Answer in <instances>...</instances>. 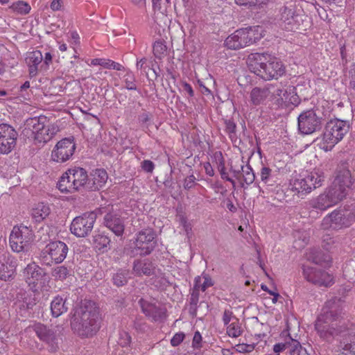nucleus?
I'll list each match as a JSON object with an SVG mask.
<instances>
[{
	"label": "nucleus",
	"instance_id": "obj_1",
	"mask_svg": "<svg viewBox=\"0 0 355 355\" xmlns=\"http://www.w3.org/2000/svg\"><path fill=\"white\" fill-rule=\"evenodd\" d=\"M341 308L339 299L327 301L318 315L315 329L321 338L331 343L334 338L347 330L345 322L340 318Z\"/></svg>",
	"mask_w": 355,
	"mask_h": 355
},
{
	"label": "nucleus",
	"instance_id": "obj_2",
	"mask_svg": "<svg viewBox=\"0 0 355 355\" xmlns=\"http://www.w3.org/2000/svg\"><path fill=\"white\" fill-rule=\"evenodd\" d=\"M71 330L80 337H91L99 329V308L90 300H81L70 313Z\"/></svg>",
	"mask_w": 355,
	"mask_h": 355
},
{
	"label": "nucleus",
	"instance_id": "obj_3",
	"mask_svg": "<svg viewBox=\"0 0 355 355\" xmlns=\"http://www.w3.org/2000/svg\"><path fill=\"white\" fill-rule=\"evenodd\" d=\"M248 69L263 80L277 79L285 73V67L277 58L267 53H254L248 56Z\"/></svg>",
	"mask_w": 355,
	"mask_h": 355
},
{
	"label": "nucleus",
	"instance_id": "obj_4",
	"mask_svg": "<svg viewBox=\"0 0 355 355\" xmlns=\"http://www.w3.org/2000/svg\"><path fill=\"white\" fill-rule=\"evenodd\" d=\"M349 130L348 121L334 119L328 121L322 135V144L320 147L325 151L331 150L333 147L340 141Z\"/></svg>",
	"mask_w": 355,
	"mask_h": 355
},
{
	"label": "nucleus",
	"instance_id": "obj_5",
	"mask_svg": "<svg viewBox=\"0 0 355 355\" xmlns=\"http://www.w3.org/2000/svg\"><path fill=\"white\" fill-rule=\"evenodd\" d=\"M298 130L304 135L320 130L324 123L323 114L319 109H311L302 112L297 118Z\"/></svg>",
	"mask_w": 355,
	"mask_h": 355
},
{
	"label": "nucleus",
	"instance_id": "obj_6",
	"mask_svg": "<svg viewBox=\"0 0 355 355\" xmlns=\"http://www.w3.org/2000/svg\"><path fill=\"white\" fill-rule=\"evenodd\" d=\"M323 181L324 180L318 173H311L306 175H300L299 177L291 180L290 186L292 191L304 196L320 187Z\"/></svg>",
	"mask_w": 355,
	"mask_h": 355
},
{
	"label": "nucleus",
	"instance_id": "obj_7",
	"mask_svg": "<svg viewBox=\"0 0 355 355\" xmlns=\"http://www.w3.org/2000/svg\"><path fill=\"white\" fill-rule=\"evenodd\" d=\"M33 241V231L26 226L14 227L10 235V245L12 250L19 252L28 250Z\"/></svg>",
	"mask_w": 355,
	"mask_h": 355
},
{
	"label": "nucleus",
	"instance_id": "obj_8",
	"mask_svg": "<svg viewBox=\"0 0 355 355\" xmlns=\"http://www.w3.org/2000/svg\"><path fill=\"white\" fill-rule=\"evenodd\" d=\"M97 214L95 211L85 212L76 216L71 222L70 230L78 237H86L92 232Z\"/></svg>",
	"mask_w": 355,
	"mask_h": 355
},
{
	"label": "nucleus",
	"instance_id": "obj_9",
	"mask_svg": "<svg viewBox=\"0 0 355 355\" xmlns=\"http://www.w3.org/2000/svg\"><path fill=\"white\" fill-rule=\"evenodd\" d=\"M135 250H139L141 256L150 254L157 245V235L152 228H146L137 234Z\"/></svg>",
	"mask_w": 355,
	"mask_h": 355
},
{
	"label": "nucleus",
	"instance_id": "obj_10",
	"mask_svg": "<svg viewBox=\"0 0 355 355\" xmlns=\"http://www.w3.org/2000/svg\"><path fill=\"white\" fill-rule=\"evenodd\" d=\"M302 274L308 282L319 286L329 287L334 283L331 275L315 267L303 265Z\"/></svg>",
	"mask_w": 355,
	"mask_h": 355
},
{
	"label": "nucleus",
	"instance_id": "obj_11",
	"mask_svg": "<svg viewBox=\"0 0 355 355\" xmlns=\"http://www.w3.org/2000/svg\"><path fill=\"white\" fill-rule=\"evenodd\" d=\"M349 214L350 211L347 209L334 210L324 218L322 225L324 229L347 227L352 225V218Z\"/></svg>",
	"mask_w": 355,
	"mask_h": 355
},
{
	"label": "nucleus",
	"instance_id": "obj_12",
	"mask_svg": "<svg viewBox=\"0 0 355 355\" xmlns=\"http://www.w3.org/2000/svg\"><path fill=\"white\" fill-rule=\"evenodd\" d=\"M76 146L73 137L64 138L59 141L51 153V158L56 162L62 163L73 155Z\"/></svg>",
	"mask_w": 355,
	"mask_h": 355
},
{
	"label": "nucleus",
	"instance_id": "obj_13",
	"mask_svg": "<svg viewBox=\"0 0 355 355\" xmlns=\"http://www.w3.org/2000/svg\"><path fill=\"white\" fill-rule=\"evenodd\" d=\"M18 133L7 123H0V153L8 154L16 146Z\"/></svg>",
	"mask_w": 355,
	"mask_h": 355
},
{
	"label": "nucleus",
	"instance_id": "obj_14",
	"mask_svg": "<svg viewBox=\"0 0 355 355\" xmlns=\"http://www.w3.org/2000/svg\"><path fill=\"white\" fill-rule=\"evenodd\" d=\"M103 225L110 230L116 236L123 235L125 230V219L121 216L119 210L112 209L105 213L103 217Z\"/></svg>",
	"mask_w": 355,
	"mask_h": 355
},
{
	"label": "nucleus",
	"instance_id": "obj_15",
	"mask_svg": "<svg viewBox=\"0 0 355 355\" xmlns=\"http://www.w3.org/2000/svg\"><path fill=\"white\" fill-rule=\"evenodd\" d=\"M68 251L69 248L65 243L55 241L47 244L43 253H47L55 263H60L65 259Z\"/></svg>",
	"mask_w": 355,
	"mask_h": 355
},
{
	"label": "nucleus",
	"instance_id": "obj_16",
	"mask_svg": "<svg viewBox=\"0 0 355 355\" xmlns=\"http://www.w3.org/2000/svg\"><path fill=\"white\" fill-rule=\"evenodd\" d=\"M242 48L257 43L263 37V28L260 26H249L237 30Z\"/></svg>",
	"mask_w": 355,
	"mask_h": 355
},
{
	"label": "nucleus",
	"instance_id": "obj_17",
	"mask_svg": "<svg viewBox=\"0 0 355 355\" xmlns=\"http://www.w3.org/2000/svg\"><path fill=\"white\" fill-rule=\"evenodd\" d=\"M33 328L36 335L41 340L48 343L51 346L52 351L56 350L58 347V338L55 331L53 329L40 323L35 324Z\"/></svg>",
	"mask_w": 355,
	"mask_h": 355
},
{
	"label": "nucleus",
	"instance_id": "obj_18",
	"mask_svg": "<svg viewBox=\"0 0 355 355\" xmlns=\"http://www.w3.org/2000/svg\"><path fill=\"white\" fill-rule=\"evenodd\" d=\"M138 303L146 316L151 318L153 321H162L165 319L166 309L157 306L143 298H141Z\"/></svg>",
	"mask_w": 355,
	"mask_h": 355
},
{
	"label": "nucleus",
	"instance_id": "obj_19",
	"mask_svg": "<svg viewBox=\"0 0 355 355\" xmlns=\"http://www.w3.org/2000/svg\"><path fill=\"white\" fill-rule=\"evenodd\" d=\"M17 260L11 255L4 256L0 259V279L10 281L14 278Z\"/></svg>",
	"mask_w": 355,
	"mask_h": 355
},
{
	"label": "nucleus",
	"instance_id": "obj_20",
	"mask_svg": "<svg viewBox=\"0 0 355 355\" xmlns=\"http://www.w3.org/2000/svg\"><path fill=\"white\" fill-rule=\"evenodd\" d=\"M354 182L351 171L347 167L342 165L337 168L334 183L349 191L352 189Z\"/></svg>",
	"mask_w": 355,
	"mask_h": 355
},
{
	"label": "nucleus",
	"instance_id": "obj_21",
	"mask_svg": "<svg viewBox=\"0 0 355 355\" xmlns=\"http://www.w3.org/2000/svg\"><path fill=\"white\" fill-rule=\"evenodd\" d=\"M107 173L104 169H96L90 174L87 182V191L101 189L107 180Z\"/></svg>",
	"mask_w": 355,
	"mask_h": 355
},
{
	"label": "nucleus",
	"instance_id": "obj_22",
	"mask_svg": "<svg viewBox=\"0 0 355 355\" xmlns=\"http://www.w3.org/2000/svg\"><path fill=\"white\" fill-rule=\"evenodd\" d=\"M68 173L72 175L71 178H72L73 181L75 182V184H76L78 191L87 190L89 176L85 168L81 167L69 168Z\"/></svg>",
	"mask_w": 355,
	"mask_h": 355
},
{
	"label": "nucleus",
	"instance_id": "obj_23",
	"mask_svg": "<svg viewBox=\"0 0 355 355\" xmlns=\"http://www.w3.org/2000/svg\"><path fill=\"white\" fill-rule=\"evenodd\" d=\"M133 271L138 276H150L155 273V266L148 259H137L133 263Z\"/></svg>",
	"mask_w": 355,
	"mask_h": 355
},
{
	"label": "nucleus",
	"instance_id": "obj_24",
	"mask_svg": "<svg viewBox=\"0 0 355 355\" xmlns=\"http://www.w3.org/2000/svg\"><path fill=\"white\" fill-rule=\"evenodd\" d=\"M26 282L31 284L42 280L45 275L44 270L37 265L35 262L29 263L24 271Z\"/></svg>",
	"mask_w": 355,
	"mask_h": 355
},
{
	"label": "nucleus",
	"instance_id": "obj_25",
	"mask_svg": "<svg viewBox=\"0 0 355 355\" xmlns=\"http://www.w3.org/2000/svg\"><path fill=\"white\" fill-rule=\"evenodd\" d=\"M269 96L268 85L263 87H255L250 94V103L254 106L265 104Z\"/></svg>",
	"mask_w": 355,
	"mask_h": 355
},
{
	"label": "nucleus",
	"instance_id": "obj_26",
	"mask_svg": "<svg viewBox=\"0 0 355 355\" xmlns=\"http://www.w3.org/2000/svg\"><path fill=\"white\" fill-rule=\"evenodd\" d=\"M326 192L329 196L331 202L334 205L343 200L349 193L344 187H339L334 182Z\"/></svg>",
	"mask_w": 355,
	"mask_h": 355
},
{
	"label": "nucleus",
	"instance_id": "obj_27",
	"mask_svg": "<svg viewBox=\"0 0 355 355\" xmlns=\"http://www.w3.org/2000/svg\"><path fill=\"white\" fill-rule=\"evenodd\" d=\"M280 20L287 22L288 25L293 24L294 22H298L302 19V16L295 14V9L293 6H284L280 8Z\"/></svg>",
	"mask_w": 355,
	"mask_h": 355
},
{
	"label": "nucleus",
	"instance_id": "obj_28",
	"mask_svg": "<svg viewBox=\"0 0 355 355\" xmlns=\"http://www.w3.org/2000/svg\"><path fill=\"white\" fill-rule=\"evenodd\" d=\"M51 313L53 317L58 318L68 310L66 305V298L57 295L51 303Z\"/></svg>",
	"mask_w": 355,
	"mask_h": 355
},
{
	"label": "nucleus",
	"instance_id": "obj_29",
	"mask_svg": "<svg viewBox=\"0 0 355 355\" xmlns=\"http://www.w3.org/2000/svg\"><path fill=\"white\" fill-rule=\"evenodd\" d=\"M310 205L314 209L324 211L327 208L334 205V204L331 202L329 196H328L327 193L325 192L320 194L316 198L313 199L310 202Z\"/></svg>",
	"mask_w": 355,
	"mask_h": 355
},
{
	"label": "nucleus",
	"instance_id": "obj_30",
	"mask_svg": "<svg viewBox=\"0 0 355 355\" xmlns=\"http://www.w3.org/2000/svg\"><path fill=\"white\" fill-rule=\"evenodd\" d=\"M54 134L53 130L51 131L49 126L45 125L33 135L35 144H44L51 139Z\"/></svg>",
	"mask_w": 355,
	"mask_h": 355
},
{
	"label": "nucleus",
	"instance_id": "obj_31",
	"mask_svg": "<svg viewBox=\"0 0 355 355\" xmlns=\"http://www.w3.org/2000/svg\"><path fill=\"white\" fill-rule=\"evenodd\" d=\"M307 259L318 265L328 263L331 261L329 254L318 250H312L308 254Z\"/></svg>",
	"mask_w": 355,
	"mask_h": 355
},
{
	"label": "nucleus",
	"instance_id": "obj_32",
	"mask_svg": "<svg viewBox=\"0 0 355 355\" xmlns=\"http://www.w3.org/2000/svg\"><path fill=\"white\" fill-rule=\"evenodd\" d=\"M51 213L49 207L43 203H38L32 210V216L37 222L45 219Z\"/></svg>",
	"mask_w": 355,
	"mask_h": 355
},
{
	"label": "nucleus",
	"instance_id": "obj_33",
	"mask_svg": "<svg viewBox=\"0 0 355 355\" xmlns=\"http://www.w3.org/2000/svg\"><path fill=\"white\" fill-rule=\"evenodd\" d=\"M46 117H34L29 118L26 121V126L25 130H28L32 132V135H34L37 132H39L40 130L43 128L45 126L44 123L46 121Z\"/></svg>",
	"mask_w": 355,
	"mask_h": 355
},
{
	"label": "nucleus",
	"instance_id": "obj_34",
	"mask_svg": "<svg viewBox=\"0 0 355 355\" xmlns=\"http://www.w3.org/2000/svg\"><path fill=\"white\" fill-rule=\"evenodd\" d=\"M51 275L55 281H64L72 275V270L65 266H59L52 269Z\"/></svg>",
	"mask_w": 355,
	"mask_h": 355
},
{
	"label": "nucleus",
	"instance_id": "obj_35",
	"mask_svg": "<svg viewBox=\"0 0 355 355\" xmlns=\"http://www.w3.org/2000/svg\"><path fill=\"white\" fill-rule=\"evenodd\" d=\"M110 239L103 233H98L94 236V244L103 252H107L110 249Z\"/></svg>",
	"mask_w": 355,
	"mask_h": 355
},
{
	"label": "nucleus",
	"instance_id": "obj_36",
	"mask_svg": "<svg viewBox=\"0 0 355 355\" xmlns=\"http://www.w3.org/2000/svg\"><path fill=\"white\" fill-rule=\"evenodd\" d=\"M214 285L211 278L208 275H203L202 277L198 276L194 279L195 289L205 291L206 289Z\"/></svg>",
	"mask_w": 355,
	"mask_h": 355
},
{
	"label": "nucleus",
	"instance_id": "obj_37",
	"mask_svg": "<svg viewBox=\"0 0 355 355\" xmlns=\"http://www.w3.org/2000/svg\"><path fill=\"white\" fill-rule=\"evenodd\" d=\"M225 45L230 49H239L242 48L239 33L236 30L234 33L228 36L225 40Z\"/></svg>",
	"mask_w": 355,
	"mask_h": 355
},
{
	"label": "nucleus",
	"instance_id": "obj_38",
	"mask_svg": "<svg viewBox=\"0 0 355 355\" xmlns=\"http://www.w3.org/2000/svg\"><path fill=\"white\" fill-rule=\"evenodd\" d=\"M288 354L289 355H307V352L298 340L290 338Z\"/></svg>",
	"mask_w": 355,
	"mask_h": 355
},
{
	"label": "nucleus",
	"instance_id": "obj_39",
	"mask_svg": "<svg viewBox=\"0 0 355 355\" xmlns=\"http://www.w3.org/2000/svg\"><path fill=\"white\" fill-rule=\"evenodd\" d=\"M129 272L128 270H119L112 277L113 284L119 287L127 284Z\"/></svg>",
	"mask_w": 355,
	"mask_h": 355
},
{
	"label": "nucleus",
	"instance_id": "obj_40",
	"mask_svg": "<svg viewBox=\"0 0 355 355\" xmlns=\"http://www.w3.org/2000/svg\"><path fill=\"white\" fill-rule=\"evenodd\" d=\"M241 168L243 182L248 185L252 184L255 180V174L250 165L241 166Z\"/></svg>",
	"mask_w": 355,
	"mask_h": 355
},
{
	"label": "nucleus",
	"instance_id": "obj_41",
	"mask_svg": "<svg viewBox=\"0 0 355 355\" xmlns=\"http://www.w3.org/2000/svg\"><path fill=\"white\" fill-rule=\"evenodd\" d=\"M270 90V96L276 100L278 104H282V96H285L286 90L282 87H276L272 84L268 85Z\"/></svg>",
	"mask_w": 355,
	"mask_h": 355
},
{
	"label": "nucleus",
	"instance_id": "obj_42",
	"mask_svg": "<svg viewBox=\"0 0 355 355\" xmlns=\"http://www.w3.org/2000/svg\"><path fill=\"white\" fill-rule=\"evenodd\" d=\"M234 320L235 321L227 325V334L230 337L237 338L241 335L243 331L238 318H234Z\"/></svg>",
	"mask_w": 355,
	"mask_h": 355
},
{
	"label": "nucleus",
	"instance_id": "obj_43",
	"mask_svg": "<svg viewBox=\"0 0 355 355\" xmlns=\"http://www.w3.org/2000/svg\"><path fill=\"white\" fill-rule=\"evenodd\" d=\"M256 184H257L259 191L262 193L265 192L264 189L266 191V192L272 191L279 185L275 175L267 180V182H264L261 184H259V183H256Z\"/></svg>",
	"mask_w": 355,
	"mask_h": 355
},
{
	"label": "nucleus",
	"instance_id": "obj_44",
	"mask_svg": "<svg viewBox=\"0 0 355 355\" xmlns=\"http://www.w3.org/2000/svg\"><path fill=\"white\" fill-rule=\"evenodd\" d=\"M10 8L20 15H26L31 10V6L29 4L23 1L14 2L10 6Z\"/></svg>",
	"mask_w": 355,
	"mask_h": 355
},
{
	"label": "nucleus",
	"instance_id": "obj_45",
	"mask_svg": "<svg viewBox=\"0 0 355 355\" xmlns=\"http://www.w3.org/2000/svg\"><path fill=\"white\" fill-rule=\"evenodd\" d=\"M57 187L62 193H74L75 187H71V184L69 183L64 174L62 175L60 180L58 181L57 184Z\"/></svg>",
	"mask_w": 355,
	"mask_h": 355
},
{
	"label": "nucleus",
	"instance_id": "obj_46",
	"mask_svg": "<svg viewBox=\"0 0 355 355\" xmlns=\"http://www.w3.org/2000/svg\"><path fill=\"white\" fill-rule=\"evenodd\" d=\"M199 300V290L195 289V287L193 286V291L191 294L190 297V308L189 311L191 314L193 315H196V311H197V304L198 303Z\"/></svg>",
	"mask_w": 355,
	"mask_h": 355
},
{
	"label": "nucleus",
	"instance_id": "obj_47",
	"mask_svg": "<svg viewBox=\"0 0 355 355\" xmlns=\"http://www.w3.org/2000/svg\"><path fill=\"white\" fill-rule=\"evenodd\" d=\"M43 56L40 51L31 52L29 55L26 58V62L28 64L38 66L42 61Z\"/></svg>",
	"mask_w": 355,
	"mask_h": 355
},
{
	"label": "nucleus",
	"instance_id": "obj_48",
	"mask_svg": "<svg viewBox=\"0 0 355 355\" xmlns=\"http://www.w3.org/2000/svg\"><path fill=\"white\" fill-rule=\"evenodd\" d=\"M166 49L167 47L163 42L157 41L154 43L153 53L156 58L161 59L166 51Z\"/></svg>",
	"mask_w": 355,
	"mask_h": 355
},
{
	"label": "nucleus",
	"instance_id": "obj_49",
	"mask_svg": "<svg viewBox=\"0 0 355 355\" xmlns=\"http://www.w3.org/2000/svg\"><path fill=\"white\" fill-rule=\"evenodd\" d=\"M225 125V132L228 134L230 138L233 140L234 139H236V123L230 120V119H226L224 121Z\"/></svg>",
	"mask_w": 355,
	"mask_h": 355
},
{
	"label": "nucleus",
	"instance_id": "obj_50",
	"mask_svg": "<svg viewBox=\"0 0 355 355\" xmlns=\"http://www.w3.org/2000/svg\"><path fill=\"white\" fill-rule=\"evenodd\" d=\"M341 342L343 343L344 347L347 346L346 347H348V349L351 352H354L355 354V334H349L347 336L344 338Z\"/></svg>",
	"mask_w": 355,
	"mask_h": 355
},
{
	"label": "nucleus",
	"instance_id": "obj_51",
	"mask_svg": "<svg viewBox=\"0 0 355 355\" xmlns=\"http://www.w3.org/2000/svg\"><path fill=\"white\" fill-rule=\"evenodd\" d=\"M36 304L35 300L31 297H25L23 301L19 302V307L20 309H32Z\"/></svg>",
	"mask_w": 355,
	"mask_h": 355
},
{
	"label": "nucleus",
	"instance_id": "obj_52",
	"mask_svg": "<svg viewBox=\"0 0 355 355\" xmlns=\"http://www.w3.org/2000/svg\"><path fill=\"white\" fill-rule=\"evenodd\" d=\"M273 175L272 173V169L266 166L262 167L260 173L261 182H259V184L263 183L264 182H267V180H268Z\"/></svg>",
	"mask_w": 355,
	"mask_h": 355
},
{
	"label": "nucleus",
	"instance_id": "obj_53",
	"mask_svg": "<svg viewBox=\"0 0 355 355\" xmlns=\"http://www.w3.org/2000/svg\"><path fill=\"white\" fill-rule=\"evenodd\" d=\"M136 80L134 76H129L127 75V78H125V88L128 90H137V87L135 83Z\"/></svg>",
	"mask_w": 355,
	"mask_h": 355
},
{
	"label": "nucleus",
	"instance_id": "obj_54",
	"mask_svg": "<svg viewBox=\"0 0 355 355\" xmlns=\"http://www.w3.org/2000/svg\"><path fill=\"white\" fill-rule=\"evenodd\" d=\"M290 335L288 336V338L286 339L284 343H277L274 345L273 350L275 353H279L285 349H288V344H290Z\"/></svg>",
	"mask_w": 355,
	"mask_h": 355
},
{
	"label": "nucleus",
	"instance_id": "obj_55",
	"mask_svg": "<svg viewBox=\"0 0 355 355\" xmlns=\"http://www.w3.org/2000/svg\"><path fill=\"white\" fill-rule=\"evenodd\" d=\"M184 336V334L182 332L175 334L171 340V345L173 347L178 346L183 341Z\"/></svg>",
	"mask_w": 355,
	"mask_h": 355
},
{
	"label": "nucleus",
	"instance_id": "obj_56",
	"mask_svg": "<svg viewBox=\"0 0 355 355\" xmlns=\"http://www.w3.org/2000/svg\"><path fill=\"white\" fill-rule=\"evenodd\" d=\"M131 343V337L127 332H123L121 334V337L119 338V344L122 347H126L130 345Z\"/></svg>",
	"mask_w": 355,
	"mask_h": 355
},
{
	"label": "nucleus",
	"instance_id": "obj_57",
	"mask_svg": "<svg viewBox=\"0 0 355 355\" xmlns=\"http://www.w3.org/2000/svg\"><path fill=\"white\" fill-rule=\"evenodd\" d=\"M192 345L196 349H200L202 346V336L199 331H196L193 338Z\"/></svg>",
	"mask_w": 355,
	"mask_h": 355
},
{
	"label": "nucleus",
	"instance_id": "obj_58",
	"mask_svg": "<svg viewBox=\"0 0 355 355\" xmlns=\"http://www.w3.org/2000/svg\"><path fill=\"white\" fill-rule=\"evenodd\" d=\"M110 61V60L109 59L95 58L92 60L91 64L92 65H100L105 69H108Z\"/></svg>",
	"mask_w": 355,
	"mask_h": 355
},
{
	"label": "nucleus",
	"instance_id": "obj_59",
	"mask_svg": "<svg viewBox=\"0 0 355 355\" xmlns=\"http://www.w3.org/2000/svg\"><path fill=\"white\" fill-rule=\"evenodd\" d=\"M196 178L193 175H191L188 177H187L184 180V188L185 189H190L193 188L196 185Z\"/></svg>",
	"mask_w": 355,
	"mask_h": 355
},
{
	"label": "nucleus",
	"instance_id": "obj_60",
	"mask_svg": "<svg viewBox=\"0 0 355 355\" xmlns=\"http://www.w3.org/2000/svg\"><path fill=\"white\" fill-rule=\"evenodd\" d=\"M235 316L233 315V312L230 310L225 309L223 315V322L225 326L230 324L232 318L234 320Z\"/></svg>",
	"mask_w": 355,
	"mask_h": 355
},
{
	"label": "nucleus",
	"instance_id": "obj_61",
	"mask_svg": "<svg viewBox=\"0 0 355 355\" xmlns=\"http://www.w3.org/2000/svg\"><path fill=\"white\" fill-rule=\"evenodd\" d=\"M300 103V98L297 94L296 88L294 87V91H292V94L289 96L288 103L297 106Z\"/></svg>",
	"mask_w": 355,
	"mask_h": 355
},
{
	"label": "nucleus",
	"instance_id": "obj_62",
	"mask_svg": "<svg viewBox=\"0 0 355 355\" xmlns=\"http://www.w3.org/2000/svg\"><path fill=\"white\" fill-rule=\"evenodd\" d=\"M141 168L147 173H152L155 168V164L150 160H144L141 162Z\"/></svg>",
	"mask_w": 355,
	"mask_h": 355
},
{
	"label": "nucleus",
	"instance_id": "obj_63",
	"mask_svg": "<svg viewBox=\"0 0 355 355\" xmlns=\"http://www.w3.org/2000/svg\"><path fill=\"white\" fill-rule=\"evenodd\" d=\"M349 87L355 90V63L349 70Z\"/></svg>",
	"mask_w": 355,
	"mask_h": 355
},
{
	"label": "nucleus",
	"instance_id": "obj_64",
	"mask_svg": "<svg viewBox=\"0 0 355 355\" xmlns=\"http://www.w3.org/2000/svg\"><path fill=\"white\" fill-rule=\"evenodd\" d=\"M346 347L347 346H345L344 347V346L343 345V343L340 341V344L338 345V349L337 351V352H338L337 355H355V354L354 352H351L348 349V347L347 348Z\"/></svg>",
	"mask_w": 355,
	"mask_h": 355
}]
</instances>
